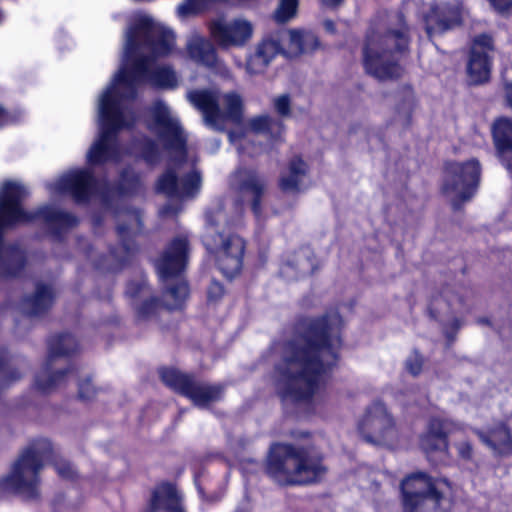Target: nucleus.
Listing matches in <instances>:
<instances>
[{
  "label": "nucleus",
  "instance_id": "1",
  "mask_svg": "<svg viewBox=\"0 0 512 512\" xmlns=\"http://www.w3.org/2000/svg\"><path fill=\"white\" fill-rule=\"evenodd\" d=\"M175 45L173 32L147 15H139L125 32L121 65L110 85L98 99L99 133L87 153L91 165L117 162L122 151L117 141L120 130L136 120L128 101L145 84L164 89L178 85L175 71L156 60L170 54Z\"/></svg>",
  "mask_w": 512,
  "mask_h": 512
},
{
  "label": "nucleus",
  "instance_id": "2",
  "mask_svg": "<svg viewBox=\"0 0 512 512\" xmlns=\"http://www.w3.org/2000/svg\"><path fill=\"white\" fill-rule=\"evenodd\" d=\"M342 325L339 313L331 311L323 318L305 321L303 335L281 347L274 383L284 402L304 403L313 409L324 403L325 376L337 362Z\"/></svg>",
  "mask_w": 512,
  "mask_h": 512
},
{
  "label": "nucleus",
  "instance_id": "3",
  "mask_svg": "<svg viewBox=\"0 0 512 512\" xmlns=\"http://www.w3.org/2000/svg\"><path fill=\"white\" fill-rule=\"evenodd\" d=\"M27 195V189L19 182L7 181L0 188V277L18 275L25 263L19 247L3 243L4 229L35 219L59 230L77 224L75 216L50 206L41 207L34 213L26 212L21 203Z\"/></svg>",
  "mask_w": 512,
  "mask_h": 512
},
{
  "label": "nucleus",
  "instance_id": "4",
  "mask_svg": "<svg viewBox=\"0 0 512 512\" xmlns=\"http://www.w3.org/2000/svg\"><path fill=\"white\" fill-rule=\"evenodd\" d=\"M152 121L150 129L155 132L167 149L173 150L179 159L173 168H169L158 180L157 191L169 198L188 199L199 193L201 188L200 172L186 159V137L179 125L178 118L162 101H157L150 109Z\"/></svg>",
  "mask_w": 512,
  "mask_h": 512
},
{
  "label": "nucleus",
  "instance_id": "5",
  "mask_svg": "<svg viewBox=\"0 0 512 512\" xmlns=\"http://www.w3.org/2000/svg\"><path fill=\"white\" fill-rule=\"evenodd\" d=\"M408 43L403 15H390L386 25L379 24L367 36L363 51L366 71L380 80L399 77L402 73L399 54L407 49Z\"/></svg>",
  "mask_w": 512,
  "mask_h": 512
},
{
  "label": "nucleus",
  "instance_id": "6",
  "mask_svg": "<svg viewBox=\"0 0 512 512\" xmlns=\"http://www.w3.org/2000/svg\"><path fill=\"white\" fill-rule=\"evenodd\" d=\"M226 209V206L218 203L207 210L203 243L214 254L221 273L231 279L241 270L245 243L238 235L226 233L225 230L240 217L242 204L235 205L234 214L230 218L227 216Z\"/></svg>",
  "mask_w": 512,
  "mask_h": 512
},
{
  "label": "nucleus",
  "instance_id": "7",
  "mask_svg": "<svg viewBox=\"0 0 512 512\" xmlns=\"http://www.w3.org/2000/svg\"><path fill=\"white\" fill-rule=\"evenodd\" d=\"M325 467L317 455L288 444H274L267 460V472L283 485L309 484L325 474Z\"/></svg>",
  "mask_w": 512,
  "mask_h": 512
},
{
  "label": "nucleus",
  "instance_id": "8",
  "mask_svg": "<svg viewBox=\"0 0 512 512\" xmlns=\"http://www.w3.org/2000/svg\"><path fill=\"white\" fill-rule=\"evenodd\" d=\"M187 99L213 130L224 131L228 122L238 124L242 119L243 101L236 92L222 94L218 90L196 89L187 93Z\"/></svg>",
  "mask_w": 512,
  "mask_h": 512
},
{
  "label": "nucleus",
  "instance_id": "9",
  "mask_svg": "<svg viewBox=\"0 0 512 512\" xmlns=\"http://www.w3.org/2000/svg\"><path fill=\"white\" fill-rule=\"evenodd\" d=\"M52 453V445L49 440L34 441L15 462L3 485L27 498L37 497L38 474L45 462L51 458Z\"/></svg>",
  "mask_w": 512,
  "mask_h": 512
},
{
  "label": "nucleus",
  "instance_id": "10",
  "mask_svg": "<svg viewBox=\"0 0 512 512\" xmlns=\"http://www.w3.org/2000/svg\"><path fill=\"white\" fill-rule=\"evenodd\" d=\"M440 482L424 473H416L402 481L405 512H448L449 501L440 491Z\"/></svg>",
  "mask_w": 512,
  "mask_h": 512
},
{
  "label": "nucleus",
  "instance_id": "11",
  "mask_svg": "<svg viewBox=\"0 0 512 512\" xmlns=\"http://www.w3.org/2000/svg\"><path fill=\"white\" fill-rule=\"evenodd\" d=\"M480 175L481 166L476 159L463 163H450L447 166L442 191L454 208H458L474 196Z\"/></svg>",
  "mask_w": 512,
  "mask_h": 512
},
{
  "label": "nucleus",
  "instance_id": "12",
  "mask_svg": "<svg viewBox=\"0 0 512 512\" xmlns=\"http://www.w3.org/2000/svg\"><path fill=\"white\" fill-rule=\"evenodd\" d=\"M363 438L375 445L394 447L398 440V431L386 407L376 402L371 405L358 424Z\"/></svg>",
  "mask_w": 512,
  "mask_h": 512
},
{
  "label": "nucleus",
  "instance_id": "13",
  "mask_svg": "<svg viewBox=\"0 0 512 512\" xmlns=\"http://www.w3.org/2000/svg\"><path fill=\"white\" fill-rule=\"evenodd\" d=\"M254 24L244 18H213L208 22L210 38L220 49L243 48L254 36Z\"/></svg>",
  "mask_w": 512,
  "mask_h": 512
},
{
  "label": "nucleus",
  "instance_id": "14",
  "mask_svg": "<svg viewBox=\"0 0 512 512\" xmlns=\"http://www.w3.org/2000/svg\"><path fill=\"white\" fill-rule=\"evenodd\" d=\"M163 382L189 398L198 407H207L218 401L223 389L220 385H212L196 381L189 375L183 374L174 369L161 371Z\"/></svg>",
  "mask_w": 512,
  "mask_h": 512
},
{
  "label": "nucleus",
  "instance_id": "15",
  "mask_svg": "<svg viewBox=\"0 0 512 512\" xmlns=\"http://www.w3.org/2000/svg\"><path fill=\"white\" fill-rule=\"evenodd\" d=\"M186 53L196 64L204 66L222 78H231L230 69L218 56L214 44L206 37L193 33L186 42Z\"/></svg>",
  "mask_w": 512,
  "mask_h": 512
},
{
  "label": "nucleus",
  "instance_id": "16",
  "mask_svg": "<svg viewBox=\"0 0 512 512\" xmlns=\"http://www.w3.org/2000/svg\"><path fill=\"white\" fill-rule=\"evenodd\" d=\"M77 343L70 334L53 337L49 342V356L45 367L36 378V385L42 391H48L56 387L71 372L70 370L57 371L50 373L51 363L54 358L62 355H68L76 351Z\"/></svg>",
  "mask_w": 512,
  "mask_h": 512
},
{
  "label": "nucleus",
  "instance_id": "17",
  "mask_svg": "<svg viewBox=\"0 0 512 512\" xmlns=\"http://www.w3.org/2000/svg\"><path fill=\"white\" fill-rule=\"evenodd\" d=\"M95 179L90 169H74L48 184L52 193H68L75 201L84 202L94 193Z\"/></svg>",
  "mask_w": 512,
  "mask_h": 512
},
{
  "label": "nucleus",
  "instance_id": "18",
  "mask_svg": "<svg viewBox=\"0 0 512 512\" xmlns=\"http://www.w3.org/2000/svg\"><path fill=\"white\" fill-rule=\"evenodd\" d=\"M492 51L493 41L490 36L483 34L474 39L467 66L471 83L481 84L489 79L491 71L490 53Z\"/></svg>",
  "mask_w": 512,
  "mask_h": 512
},
{
  "label": "nucleus",
  "instance_id": "19",
  "mask_svg": "<svg viewBox=\"0 0 512 512\" xmlns=\"http://www.w3.org/2000/svg\"><path fill=\"white\" fill-rule=\"evenodd\" d=\"M231 187L239 193L242 201H251L252 210L256 217L260 214V199L264 193L265 182L253 170L241 168L231 177Z\"/></svg>",
  "mask_w": 512,
  "mask_h": 512
},
{
  "label": "nucleus",
  "instance_id": "20",
  "mask_svg": "<svg viewBox=\"0 0 512 512\" xmlns=\"http://www.w3.org/2000/svg\"><path fill=\"white\" fill-rule=\"evenodd\" d=\"M188 241L184 236L176 237L164 254L156 262V268L162 281L178 276L187 262Z\"/></svg>",
  "mask_w": 512,
  "mask_h": 512
},
{
  "label": "nucleus",
  "instance_id": "21",
  "mask_svg": "<svg viewBox=\"0 0 512 512\" xmlns=\"http://www.w3.org/2000/svg\"><path fill=\"white\" fill-rule=\"evenodd\" d=\"M461 429V426L449 419L434 417L430 420L427 431L421 436L420 446L426 453L448 450L447 436Z\"/></svg>",
  "mask_w": 512,
  "mask_h": 512
},
{
  "label": "nucleus",
  "instance_id": "22",
  "mask_svg": "<svg viewBox=\"0 0 512 512\" xmlns=\"http://www.w3.org/2000/svg\"><path fill=\"white\" fill-rule=\"evenodd\" d=\"M120 219L126 220L128 225L118 223L117 233L121 240V245L111 252V257L119 264H124L135 251L132 236L139 230L141 222L140 215L137 211L121 212L118 215V220L120 221Z\"/></svg>",
  "mask_w": 512,
  "mask_h": 512
},
{
  "label": "nucleus",
  "instance_id": "23",
  "mask_svg": "<svg viewBox=\"0 0 512 512\" xmlns=\"http://www.w3.org/2000/svg\"><path fill=\"white\" fill-rule=\"evenodd\" d=\"M461 20V9L458 6L441 4L432 7L424 18L426 32L429 37L443 33L458 25Z\"/></svg>",
  "mask_w": 512,
  "mask_h": 512
},
{
  "label": "nucleus",
  "instance_id": "24",
  "mask_svg": "<svg viewBox=\"0 0 512 512\" xmlns=\"http://www.w3.org/2000/svg\"><path fill=\"white\" fill-rule=\"evenodd\" d=\"M309 184L307 164L300 157H294L281 174V190L286 193H298L305 190Z\"/></svg>",
  "mask_w": 512,
  "mask_h": 512
},
{
  "label": "nucleus",
  "instance_id": "25",
  "mask_svg": "<svg viewBox=\"0 0 512 512\" xmlns=\"http://www.w3.org/2000/svg\"><path fill=\"white\" fill-rule=\"evenodd\" d=\"M492 135L498 157L512 172V120L497 119L492 125Z\"/></svg>",
  "mask_w": 512,
  "mask_h": 512
},
{
  "label": "nucleus",
  "instance_id": "26",
  "mask_svg": "<svg viewBox=\"0 0 512 512\" xmlns=\"http://www.w3.org/2000/svg\"><path fill=\"white\" fill-rule=\"evenodd\" d=\"M149 512H185L181 496L171 484H161L153 492Z\"/></svg>",
  "mask_w": 512,
  "mask_h": 512
},
{
  "label": "nucleus",
  "instance_id": "27",
  "mask_svg": "<svg viewBox=\"0 0 512 512\" xmlns=\"http://www.w3.org/2000/svg\"><path fill=\"white\" fill-rule=\"evenodd\" d=\"M482 441L493 450L495 454L508 456L512 454V437L510 430L499 424L487 434H480Z\"/></svg>",
  "mask_w": 512,
  "mask_h": 512
},
{
  "label": "nucleus",
  "instance_id": "28",
  "mask_svg": "<svg viewBox=\"0 0 512 512\" xmlns=\"http://www.w3.org/2000/svg\"><path fill=\"white\" fill-rule=\"evenodd\" d=\"M54 293L50 286L38 284L35 294L23 301V310L29 316H39L53 303Z\"/></svg>",
  "mask_w": 512,
  "mask_h": 512
},
{
  "label": "nucleus",
  "instance_id": "29",
  "mask_svg": "<svg viewBox=\"0 0 512 512\" xmlns=\"http://www.w3.org/2000/svg\"><path fill=\"white\" fill-rule=\"evenodd\" d=\"M287 56L295 57L314 50L318 45V39L312 32L290 30Z\"/></svg>",
  "mask_w": 512,
  "mask_h": 512
},
{
  "label": "nucleus",
  "instance_id": "30",
  "mask_svg": "<svg viewBox=\"0 0 512 512\" xmlns=\"http://www.w3.org/2000/svg\"><path fill=\"white\" fill-rule=\"evenodd\" d=\"M249 129L253 133H264L277 140L281 137L284 128L280 120H276L268 115H261L249 121Z\"/></svg>",
  "mask_w": 512,
  "mask_h": 512
},
{
  "label": "nucleus",
  "instance_id": "31",
  "mask_svg": "<svg viewBox=\"0 0 512 512\" xmlns=\"http://www.w3.org/2000/svg\"><path fill=\"white\" fill-rule=\"evenodd\" d=\"M310 251L303 250L299 253L296 259L297 271L291 264H285L281 267V275L288 279H297L299 276L308 275L314 272L312 259L310 258Z\"/></svg>",
  "mask_w": 512,
  "mask_h": 512
},
{
  "label": "nucleus",
  "instance_id": "32",
  "mask_svg": "<svg viewBox=\"0 0 512 512\" xmlns=\"http://www.w3.org/2000/svg\"><path fill=\"white\" fill-rule=\"evenodd\" d=\"M415 108V97L410 87H405L399 97V102L396 108L397 121L406 126L410 123V119Z\"/></svg>",
  "mask_w": 512,
  "mask_h": 512
},
{
  "label": "nucleus",
  "instance_id": "33",
  "mask_svg": "<svg viewBox=\"0 0 512 512\" xmlns=\"http://www.w3.org/2000/svg\"><path fill=\"white\" fill-rule=\"evenodd\" d=\"M462 298L452 291H445L443 295L436 297L431 302V311L437 313H458L461 311Z\"/></svg>",
  "mask_w": 512,
  "mask_h": 512
},
{
  "label": "nucleus",
  "instance_id": "34",
  "mask_svg": "<svg viewBox=\"0 0 512 512\" xmlns=\"http://www.w3.org/2000/svg\"><path fill=\"white\" fill-rule=\"evenodd\" d=\"M254 52L271 63L275 56L282 52V48L277 39L267 37L256 44Z\"/></svg>",
  "mask_w": 512,
  "mask_h": 512
},
{
  "label": "nucleus",
  "instance_id": "35",
  "mask_svg": "<svg viewBox=\"0 0 512 512\" xmlns=\"http://www.w3.org/2000/svg\"><path fill=\"white\" fill-rule=\"evenodd\" d=\"M132 153L142 157L149 164H153L159 160V150L157 145L147 139H144L135 145Z\"/></svg>",
  "mask_w": 512,
  "mask_h": 512
},
{
  "label": "nucleus",
  "instance_id": "36",
  "mask_svg": "<svg viewBox=\"0 0 512 512\" xmlns=\"http://www.w3.org/2000/svg\"><path fill=\"white\" fill-rule=\"evenodd\" d=\"M298 0H280L274 13V18L279 23H285L292 19L297 12Z\"/></svg>",
  "mask_w": 512,
  "mask_h": 512
},
{
  "label": "nucleus",
  "instance_id": "37",
  "mask_svg": "<svg viewBox=\"0 0 512 512\" xmlns=\"http://www.w3.org/2000/svg\"><path fill=\"white\" fill-rule=\"evenodd\" d=\"M169 295L174 299L173 304H169V309L180 307L181 303L186 299L189 293V288L183 279H180L175 285L171 286L168 290Z\"/></svg>",
  "mask_w": 512,
  "mask_h": 512
},
{
  "label": "nucleus",
  "instance_id": "38",
  "mask_svg": "<svg viewBox=\"0 0 512 512\" xmlns=\"http://www.w3.org/2000/svg\"><path fill=\"white\" fill-rule=\"evenodd\" d=\"M269 64L267 60L253 52L247 57L245 70L251 76L259 75L266 71Z\"/></svg>",
  "mask_w": 512,
  "mask_h": 512
},
{
  "label": "nucleus",
  "instance_id": "39",
  "mask_svg": "<svg viewBox=\"0 0 512 512\" xmlns=\"http://www.w3.org/2000/svg\"><path fill=\"white\" fill-rule=\"evenodd\" d=\"M273 107L280 116H289L291 111L290 96L288 94H283L275 97L273 99Z\"/></svg>",
  "mask_w": 512,
  "mask_h": 512
},
{
  "label": "nucleus",
  "instance_id": "40",
  "mask_svg": "<svg viewBox=\"0 0 512 512\" xmlns=\"http://www.w3.org/2000/svg\"><path fill=\"white\" fill-rule=\"evenodd\" d=\"M138 184V177L134 174H130V172L125 171L121 175V188L120 193H127L132 192L136 189V186Z\"/></svg>",
  "mask_w": 512,
  "mask_h": 512
},
{
  "label": "nucleus",
  "instance_id": "41",
  "mask_svg": "<svg viewBox=\"0 0 512 512\" xmlns=\"http://www.w3.org/2000/svg\"><path fill=\"white\" fill-rule=\"evenodd\" d=\"M158 307V301L156 299H150L145 301L141 306L137 308L138 317L147 319L156 313Z\"/></svg>",
  "mask_w": 512,
  "mask_h": 512
},
{
  "label": "nucleus",
  "instance_id": "42",
  "mask_svg": "<svg viewBox=\"0 0 512 512\" xmlns=\"http://www.w3.org/2000/svg\"><path fill=\"white\" fill-rule=\"evenodd\" d=\"M423 365V359L418 353H413L406 360V369L409 373L416 376L420 373Z\"/></svg>",
  "mask_w": 512,
  "mask_h": 512
},
{
  "label": "nucleus",
  "instance_id": "43",
  "mask_svg": "<svg viewBox=\"0 0 512 512\" xmlns=\"http://www.w3.org/2000/svg\"><path fill=\"white\" fill-rule=\"evenodd\" d=\"M54 466L57 473L63 478L72 479L75 476V470L73 466L67 461H56Z\"/></svg>",
  "mask_w": 512,
  "mask_h": 512
},
{
  "label": "nucleus",
  "instance_id": "44",
  "mask_svg": "<svg viewBox=\"0 0 512 512\" xmlns=\"http://www.w3.org/2000/svg\"><path fill=\"white\" fill-rule=\"evenodd\" d=\"M228 136H229L230 142L237 147L239 153H243L244 150L247 149L245 146V142L251 141V139L248 135H241L235 131L229 132Z\"/></svg>",
  "mask_w": 512,
  "mask_h": 512
},
{
  "label": "nucleus",
  "instance_id": "45",
  "mask_svg": "<svg viewBox=\"0 0 512 512\" xmlns=\"http://www.w3.org/2000/svg\"><path fill=\"white\" fill-rule=\"evenodd\" d=\"M499 13H507L512 9V0H488Z\"/></svg>",
  "mask_w": 512,
  "mask_h": 512
},
{
  "label": "nucleus",
  "instance_id": "46",
  "mask_svg": "<svg viewBox=\"0 0 512 512\" xmlns=\"http://www.w3.org/2000/svg\"><path fill=\"white\" fill-rule=\"evenodd\" d=\"M146 290V283L141 281L137 285H134V283L128 284L126 292L131 297H136L138 294H146Z\"/></svg>",
  "mask_w": 512,
  "mask_h": 512
},
{
  "label": "nucleus",
  "instance_id": "47",
  "mask_svg": "<svg viewBox=\"0 0 512 512\" xmlns=\"http://www.w3.org/2000/svg\"><path fill=\"white\" fill-rule=\"evenodd\" d=\"M224 293L223 286L218 282H212L208 289V297L210 300H217Z\"/></svg>",
  "mask_w": 512,
  "mask_h": 512
},
{
  "label": "nucleus",
  "instance_id": "48",
  "mask_svg": "<svg viewBox=\"0 0 512 512\" xmlns=\"http://www.w3.org/2000/svg\"><path fill=\"white\" fill-rule=\"evenodd\" d=\"M459 456L463 459H470L472 456V447L469 442L462 441L457 444Z\"/></svg>",
  "mask_w": 512,
  "mask_h": 512
},
{
  "label": "nucleus",
  "instance_id": "49",
  "mask_svg": "<svg viewBox=\"0 0 512 512\" xmlns=\"http://www.w3.org/2000/svg\"><path fill=\"white\" fill-rule=\"evenodd\" d=\"M94 395V389L90 382L87 381L79 386V396L82 399L88 400Z\"/></svg>",
  "mask_w": 512,
  "mask_h": 512
},
{
  "label": "nucleus",
  "instance_id": "50",
  "mask_svg": "<svg viewBox=\"0 0 512 512\" xmlns=\"http://www.w3.org/2000/svg\"><path fill=\"white\" fill-rule=\"evenodd\" d=\"M396 399L402 405L409 404L411 401L416 400L415 391L409 390L407 393H400L397 395Z\"/></svg>",
  "mask_w": 512,
  "mask_h": 512
},
{
  "label": "nucleus",
  "instance_id": "51",
  "mask_svg": "<svg viewBox=\"0 0 512 512\" xmlns=\"http://www.w3.org/2000/svg\"><path fill=\"white\" fill-rule=\"evenodd\" d=\"M15 121H17V119L0 106V127Z\"/></svg>",
  "mask_w": 512,
  "mask_h": 512
},
{
  "label": "nucleus",
  "instance_id": "52",
  "mask_svg": "<svg viewBox=\"0 0 512 512\" xmlns=\"http://www.w3.org/2000/svg\"><path fill=\"white\" fill-rule=\"evenodd\" d=\"M321 4L325 7L334 8L338 6L342 0H319Z\"/></svg>",
  "mask_w": 512,
  "mask_h": 512
},
{
  "label": "nucleus",
  "instance_id": "53",
  "mask_svg": "<svg viewBox=\"0 0 512 512\" xmlns=\"http://www.w3.org/2000/svg\"><path fill=\"white\" fill-rule=\"evenodd\" d=\"M324 26H325V28H326L328 31H330V32H334V24H333V22H332V21H329V20L325 21V22H324Z\"/></svg>",
  "mask_w": 512,
  "mask_h": 512
},
{
  "label": "nucleus",
  "instance_id": "54",
  "mask_svg": "<svg viewBox=\"0 0 512 512\" xmlns=\"http://www.w3.org/2000/svg\"><path fill=\"white\" fill-rule=\"evenodd\" d=\"M161 212H162L163 214H170V213H171V212H170V207H169V206L164 207V208L162 209V211H161Z\"/></svg>",
  "mask_w": 512,
  "mask_h": 512
},
{
  "label": "nucleus",
  "instance_id": "55",
  "mask_svg": "<svg viewBox=\"0 0 512 512\" xmlns=\"http://www.w3.org/2000/svg\"><path fill=\"white\" fill-rule=\"evenodd\" d=\"M19 377H20L19 375H17V376H13V377H12V380H16V379H18Z\"/></svg>",
  "mask_w": 512,
  "mask_h": 512
},
{
  "label": "nucleus",
  "instance_id": "56",
  "mask_svg": "<svg viewBox=\"0 0 512 512\" xmlns=\"http://www.w3.org/2000/svg\"><path fill=\"white\" fill-rule=\"evenodd\" d=\"M432 312H433V313H435V314H434V317H437V314H438V313H437V312H435V311H432Z\"/></svg>",
  "mask_w": 512,
  "mask_h": 512
}]
</instances>
